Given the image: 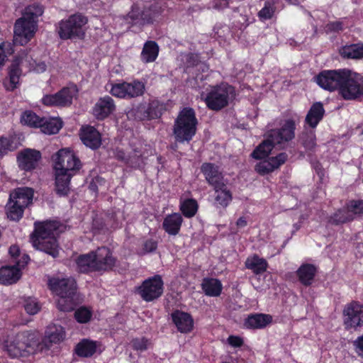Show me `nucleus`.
Instances as JSON below:
<instances>
[{
  "instance_id": "obj_1",
  "label": "nucleus",
  "mask_w": 363,
  "mask_h": 363,
  "mask_svg": "<svg viewBox=\"0 0 363 363\" xmlns=\"http://www.w3.org/2000/svg\"><path fill=\"white\" fill-rule=\"evenodd\" d=\"M360 74L349 69H325L315 77V82L322 89L334 91L345 100H354L359 91Z\"/></svg>"
},
{
  "instance_id": "obj_2",
  "label": "nucleus",
  "mask_w": 363,
  "mask_h": 363,
  "mask_svg": "<svg viewBox=\"0 0 363 363\" xmlns=\"http://www.w3.org/2000/svg\"><path fill=\"white\" fill-rule=\"evenodd\" d=\"M82 164L72 151L61 149L55 160V191L59 197H67L71 190V179L82 168Z\"/></svg>"
},
{
  "instance_id": "obj_3",
  "label": "nucleus",
  "mask_w": 363,
  "mask_h": 363,
  "mask_svg": "<svg viewBox=\"0 0 363 363\" xmlns=\"http://www.w3.org/2000/svg\"><path fill=\"white\" fill-rule=\"evenodd\" d=\"M61 223L55 220L35 221L30 240L34 248L56 258L59 256V244L56 238Z\"/></svg>"
},
{
  "instance_id": "obj_4",
  "label": "nucleus",
  "mask_w": 363,
  "mask_h": 363,
  "mask_svg": "<svg viewBox=\"0 0 363 363\" xmlns=\"http://www.w3.org/2000/svg\"><path fill=\"white\" fill-rule=\"evenodd\" d=\"M44 13V7L39 3L28 5L14 24V42L24 45L34 36L38 27V18Z\"/></svg>"
},
{
  "instance_id": "obj_5",
  "label": "nucleus",
  "mask_w": 363,
  "mask_h": 363,
  "mask_svg": "<svg viewBox=\"0 0 363 363\" xmlns=\"http://www.w3.org/2000/svg\"><path fill=\"white\" fill-rule=\"evenodd\" d=\"M49 289L59 298L57 308L65 312L72 311L77 305V283L71 279L51 278L48 281Z\"/></svg>"
},
{
  "instance_id": "obj_6",
  "label": "nucleus",
  "mask_w": 363,
  "mask_h": 363,
  "mask_svg": "<svg viewBox=\"0 0 363 363\" xmlns=\"http://www.w3.org/2000/svg\"><path fill=\"white\" fill-rule=\"evenodd\" d=\"M198 120L196 112L191 107H184L174 121L173 134L175 141L179 143H189L197 130Z\"/></svg>"
},
{
  "instance_id": "obj_7",
  "label": "nucleus",
  "mask_w": 363,
  "mask_h": 363,
  "mask_svg": "<svg viewBox=\"0 0 363 363\" xmlns=\"http://www.w3.org/2000/svg\"><path fill=\"white\" fill-rule=\"evenodd\" d=\"M87 23L86 16L81 13H75L67 18L60 21L55 25V31L62 40H84L86 36L85 26Z\"/></svg>"
},
{
  "instance_id": "obj_8",
  "label": "nucleus",
  "mask_w": 363,
  "mask_h": 363,
  "mask_svg": "<svg viewBox=\"0 0 363 363\" xmlns=\"http://www.w3.org/2000/svg\"><path fill=\"white\" fill-rule=\"evenodd\" d=\"M235 96V89L232 85L222 82L213 86L204 99L208 109L219 111L227 107Z\"/></svg>"
},
{
  "instance_id": "obj_9",
  "label": "nucleus",
  "mask_w": 363,
  "mask_h": 363,
  "mask_svg": "<svg viewBox=\"0 0 363 363\" xmlns=\"http://www.w3.org/2000/svg\"><path fill=\"white\" fill-rule=\"evenodd\" d=\"M79 94V89L76 84L69 83L55 94H45L40 101L48 107L67 108L73 104Z\"/></svg>"
},
{
  "instance_id": "obj_10",
  "label": "nucleus",
  "mask_w": 363,
  "mask_h": 363,
  "mask_svg": "<svg viewBox=\"0 0 363 363\" xmlns=\"http://www.w3.org/2000/svg\"><path fill=\"white\" fill-rule=\"evenodd\" d=\"M164 292V281L162 276L155 274L145 279L136 287L135 293L146 302H152L160 298Z\"/></svg>"
},
{
  "instance_id": "obj_11",
  "label": "nucleus",
  "mask_w": 363,
  "mask_h": 363,
  "mask_svg": "<svg viewBox=\"0 0 363 363\" xmlns=\"http://www.w3.org/2000/svg\"><path fill=\"white\" fill-rule=\"evenodd\" d=\"M343 325L346 330H357L363 326V304L352 301L342 311Z\"/></svg>"
},
{
  "instance_id": "obj_12",
  "label": "nucleus",
  "mask_w": 363,
  "mask_h": 363,
  "mask_svg": "<svg viewBox=\"0 0 363 363\" xmlns=\"http://www.w3.org/2000/svg\"><path fill=\"white\" fill-rule=\"evenodd\" d=\"M296 129V121L294 118H287L280 124L279 128L270 129L267 132L274 142L281 147L295 138Z\"/></svg>"
},
{
  "instance_id": "obj_13",
  "label": "nucleus",
  "mask_w": 363,
  "mask_h": 363,
  "mask_svg": "<svg viewBox=\"0 0 363 363\" xmlns=\"http://www.w3.org/2000/svg\"><path fill=\"white\" fill-rule=\"evenodd\" d=\"M30 257L27 254L21 255L13 266H3L0 268V284L11 285L16 284L21 277V270L28 264Z\"/></svg>"
},
{
  "instance_id": "obj_14",
  "label": "nucleus",
  "mask_w": 363,
  "mask_h": 363,
  "mask_svg": "<svg viewBox=\"0 0 363 363\" xmlns=\"http://www.w3.org/2000/svg\"><path fill=\"white\" fill-rule=\"evenodd\" d=\"M167 110V104L153 99L148 104H140L135 110L136 116L141 121L156 119Z\"/></svg>"
},
{
  "instance_id": "obj_15",
  "label": "nucleus",
  "mask_w": 363,
  "mask_h": 363,
  "mask_svg": "<svg viewBox=\"0 0 363 363\" xmlns=\"http://www.w3.org/2000/svg\"><path fill=\"white\" fill-rule=\"evenodd\" d=\"M94 251L96 272L112 271L116 266L117 259L113 255L112 250L108 247H100Z\"/></svg>"
},
{
  "instance_id": "obj_16",
  "label": "nucleus",
  "mask_w": 363,
  "mask_h": 363,
  "mask_svg": "<svg viewBox=\"0 0 363 363\" xmlns=\"http://www.w3.org/2000/svg\"><path fill=\"white\" fill-rule=\"evenodd\" d=\"M79 136L82 143L92 150L99 149L102 144L101 134L92 125H82L79 129Z\"/></svg>"
},
{
  "instance_id": "obj_17",
  "label": "nucleus",
  "mask_w": 363,
  "mask_h": 363,
  "mask_svg": "<svg viewBox=\"0 0 363 363\" xmlns=\"http://www.w3.org/2000/svg\"><path fill=\"white\" fill-rule=\"evenodd\" d=\"M170 316L178 332L187 334L194 330V320L189 313L176 309L172 312Z\"/></svg>"
},
{
  "instance_id": "obj_18",
  "label": "nucleus",
  "mask_w": 363,
  "mask_h": 363,
  "mask_svg": "<svg viewBox=\"0 0 363 363\" xmlns=\"http://www.w3.org/2000/svg\"><path fill=\"white\" fill-rule=\"evenodd\" d=\"M23 64V57L16 56L11 65L8 68V77L4 80V84L6 90L13 91L20 83V78L23 71L21 66Z\"/></svg>"
},
{
  "instance_id": "obj_19",
  "label": "nucleus",
  "mask_w": 363,
  "mask_h": 363,
  "mask_svg": "<svg viewBox=\"0 0 363 363\" xmlns=\"http://www.w3.org/2000/svg\"><path fill=\"white\" fill-rule=\"evenodd\" d=\"M201 172L203 174L207 183L212 187H218V186L227 182L219 167L214 163H203L201 167Z\"/></svg>"
},
{
  "instance_id": "obj_20",
  "label": "nucleus",
  "mask_w": 363,
  "mask_h": 363,
  "mask_svg": "<svg viewBox=\"0 0 363 363\" xmlns=\"http://www.w3.org/2000/svg\"><path fill=\"white\" fill-rule=\"evenodd\" d=\"M40 159V152L33 149H26L17 157L19 168L26 172L35 169Z\"/></svg>"
},
{
  "instance_id": "obj_21",
  "label": "nucleus",
  "mask_w": 363,
  "mask_h": 363,
  "mask_svg": "<svg viewBox=\"0 0 363 363\" xmlns=\"http://www.w3.org/2000/svg\"><path fill=\"white\" fill-rule=\"evenodd\" d=\"M116 110L113 99L109 96L100 97L93 107V114L98 120L108 118Z\"/></svg>"
},
{
  "instance_id": "obj_22",
  "label": "nucleus",
  "mask_w": 363,
  "mask_h": 363,
  "mask_svg": "<svg viewBox=\"0 0 363 363\" xmlns=\"http://www.w3.org/2000/svg\"><path fill=\"white\" fill-rule=\"evenodd\" d=\"M183 221L182 216L179 213L168 214L163 220L162 229L169 235L175 236L180 232Z\"/></svg>"
},
{
  "instance_id": "obj_23",
  "label": "nucleus",
  "mask_w": 363,
  "mask_h": 363,
  "mask_svg": "<svg viewBox=\"0 0 363 363\" xmlns=\"http://www.w3.org/2000/svg\"><path fill=\"white\" fill-rule=\"evenodd\" d=\"M325 113V111L323 103L315 102L311 105L306 116L305 123L311 128H315L323 120Z\"/></svg>"
},
{
  "instance_id": "obj_24",
  "label": "nucleus",
  "mask_w": 363,
  "mask_h": 363,
  "mask_svg": "<svg viewBox=\"0 0 363 363\" xmlns=\"http://www.w3.org/2000/svg\"><path fill=\"white\" fill-rule=\"evenodd\" d=\"M214 190V206L217 208H225L233 200V194L228 188L227 182L213 187Z\"/></svg>"
},
{
  "instance_id": "obj_25",
  "label": "nucleus",
  "mask_w": 363,
  "mask_h": 363,
  "mask_svg": "<svg viewBox=\"0 0 363 363\" xmlns=\"http://www.w3.org/2000/svg\"><path fill=\"white\" fill-rule=\"evenodd\" d=\"M317 271L314 264L304 263L298 267L296 273L299 282L305 286H309L313 284Z\"/></svg>"
},
{
  "instance_id": "obj_26",
  "label": "nucleus",
  "mask_w": 363,
  "mask_h": 363,
  "mask_svg": "<svg viewBox=\"0 0 363 363\" xmlns=\"http://www.w3.org/2000/svg\"><path fill=\"white\" fill-rule=\"evenodd\" d=\"M277 144L269 137L268 132L265 134V139L259 143L251 153V157L255 160L267 158Z\"/></svg>"
},
{
  "instance_id": "obj_27",
  "label": "nucleus",
  "mask_w": 363,
  "mask_h": 363,
  "mask_svg": "<svg viewBox=\"0 0 363 363\" xmlns=\"http://www.w3.org/2000/svg\"><path fill=\"white\" fill-rule=\"evenodd\" d=\"M75 262L77 269L80 273L89 274L91 272H97L93 250L86 254L79 255Z\"/></svg>"
},
{
  "instance_id": "obj_28",
  "label": "nucleus",
  "mask_w": 363,
  "mask_h": 363,
  "mask_svg": "<svg viewBox=\"0 0 363 363\" xmlns=\"http://www.w3.org/2000/svg\"><path fill=\"white\" fill-rule=\"evenodd\" d=\"M272 322L269 314L255 313L248 315L245 320L244 325L247 329H262Z\"/></svg>"
},
{
  "instance_id": "obj_29",
  "label": "nucleus",
  "mask_w": 363,
  "mask_h": 363,
  "mask_svg": "<svg viewBox=\"0 0 363 363\" xmlns=\"http://www.w3.org/2000/svg\"><path fill=\"white\" fill-rule=\"evenodd\" d=\"M34 191L30 187H18L10 194L9 199L27 208L33 201Z\"/></svg>"
},
{
  "instance_id": "obj_30",
  "label": "nucleus",
  "mask_w": 363,
  "mask_h": 363,
  "mask_svg": "<svg viewBox=\"0 0 363 363\" xmlns=\"http://www.w3.org/2000/svg\"><path fill=\"white\" fill-rule=\"evenodd\" d=\"M201 286L205 295L209 297L220 296L223 288L218 279L211 277L203 278Z\"/></svg>"
},
{
  "instance_id": "obj_31",
  "label": "nucleus",
  "mask_w": 363,
  "mask_h": 363,
  "mask_svg": "<svg viewBox=\"0 0 363 363\" xmlns=\"http://www.w3.org/2000/svg\"><path fill=\"white\" fill-rule=\"evenodd\" d=\"M160 52L158 44L154 40H147L143 45L140 60L144 63H150L156 60Z\"/></svg>"
},
{
  "instance_id": "obj_32",
  "label": "nucleus",
  "mask_w": 363,
  "mask_h": 363,
  "mask_svg": "<svg viewBox=\"0 0 363 363\" xmlns=\"http://www.w3.org/2000/svg\"><path fill=\"white\" fill-rule=\"evenodd\" d=\"M247 269L252 270L255 274H262L268 267V262L264 258L259 257L257 254L248 257L245 262Z\"/></svg>"
},
{
  "instance_id": "obj_33",
  "label": "nucleus",
  "mask_w": 363,
  "mask_h": 363,
  "mask_svg": "<svg viewBox=\"0 0 363 363\" xmlns=\"http://www.w3.org/2000/svg\"><path fill=\"white\" fill-rule=\"evenodd\" d=\"M96 349V341L89 339H82L75 346L74 352L80 357H90L95 354Z\"/></svg>"
},
{
  "instance_id": "obj_34",
  "label": "nucleus",
  "mask_w": 363,
  "mask_h": 363,
  "mask_svg": "<svg viewBox=\"0 0 363 363\" xmlns=\"http://www.w3.org/2000/svg\"><path fill=\"white\" fill-rule=\"evenodd\" d=\"M339 53L344 59H362L363 43H358L342 46L340 48Z\"/></svg>"
},
{
  "instance_id": "obj_35",
  "label": "nucleus",
  "mask_w": 363,
  "mask_h": 363,
  "mask_svg": "<svg viewBox=\"0 0 363 363\" xmlns=\"http://www.w3.org/2000/svg\"><path fill=\"white\" fill-rule=\"evenodd\" d=\"M63 122L59 117H43L40 129L41 132L47 135L57 133L62 128Z\"/></svg>"
},
{
  "instance_id": "obj_36",
  "label": "nucleus",
  "mask_w": 363,
  "mask_h": 363,
  "mask_svg": "<svg viewBox=\"0 0 363 363\" xmlns=\"http://www.w3.org/2000/svg\"><path fill=\"white\" fill-rule=\"evenodd\" d=\"M142 11L143 23L145 25L153 23V22L161 16L163 9L159 4L153 3L149 6H144Z\"/></svg>"
},
{
  "instance_id": "obj_37",
  "label": "nucleus",
  "mask_w": 363,
  "mask_h": 363,
  "mask_svg": "<svg viewBox=\"0 0 363 363\" xmlns=\"http://www.w3.org/2000/svg\"><path fill=\"white\" fill-rule=\"evenodd\" d=\"M46 339L50 343H60L66 336L65 328L60 325H53L48 327L46 330Z\"/></svg>"
},
{
  "instance_id": "obj_38",
  "label": "nucleus",
  "mask_w": 363,
  "mask_h": 363,
  "mask_svg": "<svg viewBox=\"0 0 363 363\" xmlns=\"http://www.w3.org/2000/svg\"><path fill=\"white\" fill-rule=\"evenodd\" d=\"M26 208L23 207L21 204H18L9 199L6 206L7 218L10 220L19 221L23 218Z\"/></svg>"
},
{
  "instance_id": "obj_39",
  "label": "nucleus",
  "mask_w": 363,
  "mask_h": 363,
  "mask_svg": "<svg viewBox=\"0 0 363 363\" xmlns=\"http://www.w3.org/2000/svg\"><path fill=\"white\" fill-rule=\"evenodd\" d=\"M18 147V142L14 135L0 136V160L9 152L16 150Z\"/></svg>"
},
{
  "instance_id": "obj_40",
  "label": "nucleus",
  "mask_w": 363,
  "mask_h": 363,
  "mask_svg": "<svg viewBox=\"0 0 363 363\" xmlns=\"http://www.w3.org/2000/svg\"><path fill=\"white\" fill-rule=\"evenodd\" d=\"M279 0H264V6L257 13V16L261 21L270 20L274 16L277 10L276 5Z\"/></svg>"
},
{
  "instance_id": "obj_41",
  "label": "nucleus",
  "mask_w": 363,
  "mask_h": 363,
  "mask_svg": "<svg viewBox=\"0 0 363 363\" xmlns=\"http://www.w3.org/2000/svg\"><path fill=\"white\" fill-rule=\"evenodd\" d=\"M352 213L348 211L347 208H340L337 210L329 218V223L332 225H338L354 220Z\"/></svg>"
},
{
  "instance_id": "obj_42",
  "label": "nucleus",
  "mask_w": 363,
  "mask_h": 363,
  "mask_svg": "<svg viewBox=\"0 0 363 363\" xmlns=\"http://www.w3.org/2000/svg\"><path fill=\"white\" fill-rule=\"evenodd\" d=\"M124 20L131 26L138 25L144 26L143 11L138 4H134L131 6L130 11L124 16Z\"/></svg>"
},
{
  "instance_id": "obj_43",
  "label": "nucleus",
  "mask_w": 363,
  "mask_h": 363,
  "mask_svg": "<svg viewBox=\"0 0 363 363\" xmlns=\"http://www.w3.org/2000/svg\"><path fill=\"white\" fill-rule=\"evenodd\" d=\"M21 121L28 127L40 128L41 122L43 121V117H40L31 110H27L22 113Z\"/></svg>"
},
{
  "instance_id": "obj_44",
  "label": "nucleus",
  "mask_w": 363,
  "mask_h": 363,
  "mask_svg": "<svg viewBox=\"0 0 363 363\" xmlns=\"http://www.w3.org/2000/svg\"><path fill=\"white\" fill-rule=\"evenodd\" d=\"M179 209L185 218H190L196 214L199 204L194 199H186L181 202Z\"/></svg>"
},
{
  "instance_id": "obj_45",
  "label": "nucleus",
  "mask_w": 363,
  "mask_h": 363,
  "mask_svg": "<svg viewBox=\"0 0 363 363\" xmlns=\"http://www.w3.org/2000/svg\"><path fill=\"white\" fill-rule=\"evenodd\" d=\"M16 344L18 345L20 350L23 352L27 348L31 347L35 345L34 335L29 331H23L18 333L16 336Z\"/></svg>"
},
{
  "instance_id": "obj_46",
  "label": "nucleus",
  "mask_w": 363,
  "mask_h": 363,
  "mask_svg": "<svg viewBox=\"0 0 363 363\" xmlns=\"http://www.w3.org/2000/svg\"><path fill=\"white\" fill-rule=\"evenodd\" d=\"M128 167L132 169H140L145 165L144 157L141 150L134 149L128 155V160L125 164Z\"/></svg>"
},
{
  "instance_id": "obj_47",
  "label": "nucleus",
  "mask_w": 363,
  "mask_h": 363,
  "mask_svg": "<svg viewBox=\"0 0 363 363\" xmlns=\"http://www.w3.org/2000/svg\"><path fill=\"white\" fill-rule=\"evenodd\" d=\"M145 91V84L138 79H135L131 82H127V99L141 96L144 94Z\"/></svg>"
},
{
  "instance_id": "obj_48",
  "label": "nucleus",
  "mask_w": 363,
  "mask_h": 363,
  "mask_svg": "<svg viewBox=\"0 0 363 363\" xmlns=\"http://www.w3.org/2000/svg\"><path fill=\"white\" fill-rule=\"evenodd\" d=\"M74 318L79 323H87L92 318V311L86 306H80L74 311Z\"/></svg>"
},
{
  "instance_id": "obj_49",
  "label": "nucleus",
  "mask_w": 363,
  "mask_h": 363,
  "mask_svg": "<svg viewBox=\"0 0 363 363\" xmlns=\"http://www.w3.org/2000/svg\"><path fill=\"white\" fill-rule=\"evenodd\" d=\"M301 145L307 152H314L316 147L315 134L311 131L303 133L301 138Z\"/></svg>"
},
{
  "instance_id": "obj_50",
  "label": "nucleus",
  "mask_w": 363,
  "mask_h": 363,
  "mask_svg": "<svg viewBox=\"0 0 363 363\" xmlns=\"http://www.w3.org/2000/svg\"><path fill=\"white\" fill-rule=\"evenodd\" d=\"M289 155L286 152H280L275 156L268 157L267 159L273 170H276L280 168L288 160Z\"/></svg>"
},
{
  "instance_id": "obj_51",
  "label": "nucleus",
  "mask_w": 363,
  "mask_h": 363,
  "mask_svg": "<svg viewBox=\"0 0 363 363\" xmlns=\"http://www.w3.org/2000/svg\"><path fill=\"white\" fill-rule=\"evenodd\" d=\"M24 309L27 313L30 315H35L38 313L41 306L36 298L32 297H28L24 301Z\"/></svg>"
},
{
  "instance_id": "obj_52",
  "label": "nucleus",
  "mask_w": 363,
  "mask_h": 363,
  "mask_svg": "<svg viewBox=\"0 0 363 363\" xmlns=\"http://www.w3.org/2000/svg\"><path fill=\"white\" fill-rule=\"evenodd\" d=\"M110 93L120 99H127V82L116 83L111 85Z\"/></svg>"
},
{
  "instance_id": "obj_53",
  "label": "nucleus",
  "mask_w": 363,
  "mask_h": 363,
  "mask_svg": "<svg viewBox=\"0 0 363 363\" xmlns=\"http://www.w3.org/2000/svg\"><path fill=\"white\" fill-rule=\"evenodd\" d=\"M348 211L352 213L353 216H363V200H351L347 207Z\"/></svg>"
},
{
  "instance_id": "obj_54",
  "label": "nucleus",
  "mask_w": 363,
  "mask_h": 363,
  "mask_svg": "<svg viewBox=\"0 0 363 363\" xmlns=\"http://www.w3.org/2000/svg\"><path fill=\"white\" fill-rule=\"evenodd\" d=\"M13 52L12 45L9 42L0 43V67H2L9 55Z\"/></svg>"
},
{
  "instance_id": "obj_55",
  "label": "nucleus",
  "mask_w": 363,
  "mask_h": 363,
  "mask_svg": "<svg viewBox=\"0 0 363 363\" xmlns=\"http://www.w3.org/2000/svg\"><path fill=\"white\" fill-rule=\"evenodd\" d=\"M257 163L255 166V172L259 175L264 176L274 172L267 158Z\"/></svg>"
},
{
  "instance_id": "obj_56",
  "label": "nucleus",
  "mask_w": 363,
  "mask_h": 363,
  "mask_svg": "<svg viewBox=\"0 0 363 363\" xmlns=\"http://www.w3.org/2000/svg\"><path fill=\"white\" fill-rule=\"evenodd\" d=\"M5 350L11 357L15 358L23 356V352L20 350L18 345L16 344V338L11 342H6L4 345Z\"/></svg>"
},
{
  "instance_id": "obj_57",
  "label": "nucleus",
  "mask_w": 363,
  "mask_h": 363,
  "mask_svg": "<svg viewBox=\"0 0 363 363\" xmlns=\"http://www.w3.org/2000/svg\"><path fill=\"white\" fill-rule=\"evenodd\" d=\"M158 247V242L153 238H148L144 240L142 245L141 252L140 255H144L154 252Z\"/></svg>"
},
{
  "instance_id": "obj_58",
  "label": "nucleus",
  "mask_w": 363,
  "mask_h": 363,
  "mask_svg": "<svg viewBox=\"0 0 363 363\" xmlns=\"http://www.w3.org/2000/svg\"><path fill=\"white\" fill-rule=\"evenodd\" d=\"M149 340L146 337H136L132 340L131 346L134 350L144 352L148 348Z\"/></svg>"
},
{
  "instance_id": "obj_59",
  "label": "nucleus",
  "mask_w": 363,
  "mask_h": 363,
  "mask_svg": "<svg viewBox=\"0 0 363 363\" xmlns=\"http://www.w3.org/2000/svg\"><path fill=\"white\" fill-rule=\"evenodd\" d=\"M227 342L233 347H240L244 344L243 339L241 337L233 335H229Z\"/></svg>"
},
{
  "instance_id": "obj_60",
  "label": "nucleus",
  "mask_w": 363,
  "mask_h": 363,
  "mask_svg": "<svg viewBox=\"0 0 363 363\" xmlns=\"http://www.w3.org/2000/svg\"><path fill=\"white\" fill-rule=\"evenodd\" d=\"M328 32H340L343 30V24L341 21H332L329 22L326 26Z\"/></svg>"
},
{
  "instance_id": "obj_61",
  "label": "nucleus",
  "mask_w": 363,
  "mask_h": 363,
  "mask_svg": "<svg viewBox=\"0 0 363 363\" xmlns=\"http://www.w3.org/2000/svg\"><path fill=\"white\" fill-rule=\"evenodd\" d=\"M114 157L119 162H123L125 165L128 160V155L125 151L120 148H116L114 152Z\"/></svg>"
},
{
  "instance_id": "obj_62",
  "label": "nucleus",
  "mask_w": 363,
  "mask_h": 363,
  "mask_svg": "<svg viewBox=\"0 0 363 363\" xmlns=\"http://www.w3.org/2000/svg\"><path fill=\"white\" fill-rule=\"evenodd\" d=\"M353 345L357 353L363 357V335L354 341Z\"/></svg>"
},
{
  "instance_id": "obj_63",
  "label": "nucleus",
  "mask_w": 363,
  "mask_h": 363,
  "mask_svg": "<svg viewBox=\"0 0 363 363\" xmlns=\"http://www.w3.org/2000/svg\"><path fill=\"white\" fill-rule=\"evenodd\" d=\"M9 253L12 258L15 259V262L21 257L20 249L16 245H13L9 247Z\"/></svg>"
},
{
  "instance_id": "obj_64",
  "label": "nucleus",
  "mask_w": 363,
  "mask_h": 363,
  "mask_svg": "<svg viewBox=\"0 0 363 363\" xmlns=\"http://www.w3.org/2000/svg\"><path fill=\"white\" fill-rule=\"evenodd\" d=\"M199 62V57L194 53H189L186 56V63L191 67L196 66Z\"/></svg>"
}]
</instances>
